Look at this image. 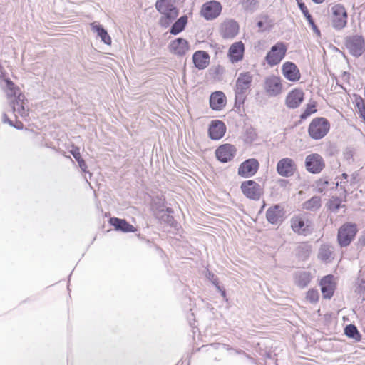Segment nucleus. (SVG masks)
<instances>
[{
    "instance_id": "f257e3e1",
    "label": "nucleus",
    "mask_w": 365,
    "mask_h": 365,
    "mask_svg": "<svg viewBox=\"0 0 365 365\" xmlns=\"http://www.w3.org/2000/svg\"><path fill=\"white\" fill-rule=\"evenodd\" d=\"M252 81L253 75L250 72H242L238 75L234 88L235 107L240 108L244 104L251 90Z\"/></svg>"
},
{
    "instance_id": "f03ea898",
    "label": "nucleus",
    "mask_w": 365,
    "mask_h": 365,
    "mask_svg": "<svg viewBox=\"0 0 365 365\" xmlns=\"http://www.w3.org/2000/svg\"><path fill=\"white\" fill-rule=\"evenodd\" d=\"M155 8L162 14L159 20L162 27H168L178 16V9L172 0H157Z\"/></svg>"
},
{
    "instance_id": "7ed1b4c3",
    "label": "nucleus",
    "mask_w": 365,
    "mask_h": 365,
    "mask_svg": "<svg viewBox=\"0 0 365 365\" xmlns=\"http://www.w3.org/2000/svg\"><path fill=\"white\" fill-rule=\"evenodd\" d=\"M330 124L327 119L322 117L314 118L308 128L309 135L314 140L323 138L329 132Z\"/></svg>"
},
{
    "instance_id": "20e7f679",
    "label": "nucleus",
    "mask_w": 365,
    "mask_h": 365,
    "mask_svg": "<svg viewBox=\"0 0 365 365\" xmlns=\"http://www.w3.org/2000/svg\"><path fill=\"white\" fill-rule=\"evenodd\" d=\"M357 232V226L355 223L346 222L341 226L337 234V240L339 245L341 247L349 245Z\"/></svg>"
},
{
    "instance_id": "39448f33",
    "label": "nucleus",
    "mask_w": 365,
    "mask_h": 365,
    "mask_svg": "<svg viewBox=\"0 0 365 365\" xmlns=\"http://www.w3.org/2000/svg\"><path fill=\"white\" fill-rule=\"evenodd\" d=\"M287 48L284 43L278 42L272 46L265 59L270 66L279 64L285 57Z\"/></svg>"
},
{
    "instance_id": "423d86ee",
    "label": "nucleus",
    "mask_w": 365,
    "mask_h": 365,
    "mask_svg": "<svg viewBox=\"0 0 365 365\" xmlns=\"http://www.w3.org/2000/svg\"><path fill=\"white\" fill-rule=\"evenodd\" d=\"M242 193L249 199L259 200L263 193V190L257 182L249 180L243 182L240 187Z\"/></svg>"
},
{
    "instance_id": "0eeeda50",
    "label": "nucleus",
    "mask_w": 365,
    "mask_h": 365,
    "mask_svg": "<svg viewBox=\"0 0 365 365\" xmlns=\"http://www.w3.org/2000/svg\"><path fill=\"white\" fill-rule=\"evenodd\" d=\"M346 46L351 54L360 56L365 51V41L361 36H351L346 38Z\"/></svg>"
},
{
    "instance_id": "6e6552de",
    "label": "nucleus",
    "mask_w": 365,
    "mask_h": 365,
    "mask_svg": "<svg viewBox=\"0 0 365 365\" xmlns=\"http://www.w3.org/2000/svg\"><path fill=\"white\" fill-rule=\"evenodd\" d=\"M332 26L336 29H343L347 23V13L345 8L341 4L331 7Z\"/></svg>"
},
{
    "instance_id": "1a4fd4ad",
    "label": "nucleus",
    "mask_w": 365,
    "mask_h": 365,
    "mask_svg": "<svg viewBox=\"0 0 365 365\" xmlns=\"http://www.w3.org/2000/svg\"><path fill=\"white\" fill-rule=\"evenodd\" d=\"M324 166V159L319 154L312 153L308 155L305 158V168L311 173H319Z\"/></svg>"
},
{
    "instance_id": "9d476101",
    "label": "nucleus",
    "mask_w": 365,
    "mask_h": 365,
    "mask_svg": "<svg viewBox=\"0 0 365 365\" xmlns=\"http://www.w3.org/2000/svg\"><path fill=\"white\" fill-rule=\"evenodd\" d=\"M222 11V6L217 1H210L205 3L201 9V15L206 20H212L216 19Z\"/></svg>"
},
{
    "instance_id": "9b49d317",
    "label": "nucleus",
    "mask_w": 365,
    "mask_h": 365,
    "mask_svg": "<svg viewBox=\"0 0 365 365\" xmlns=\"http://www.w3.org/2000/svg\"><path fill=\"white\" fill-rule=\"evenodd\" d=\"M292 230L302 235H307L312 232L311 222L302 216H296L291 219Z\"/></svg>"
},
{
    "instance_id": "f8f14e48",
    "label": "nucleus",
    "mask_w": 365,
    "mask_h": 365,
    "mask_svg": "<svg viewBox=\"0 0 365 365\" xmlns=\"http://www.w3.org/2000/svg\"><path fill=\"white\" fill-rule=\"evenodd\" d=\"M259 162L257 159L250 158L242 163L238 168V175L250 178L253 176L259 169Z\"/></svg>"
},
{
    "instance_id": "ddd939ff",
    "label": "nucleus",
    "mask_w": 365,
    "mask_h": 365,
    "mask_svg": "<svg viewBox=\"0 0 365 365\" xmlns=\"http://www.w3.org/2000/svg\"><path fill=\"white\" fill-rule=\"evenodd\" d=\"M264 90L269 96L279 95L282 90L281 79L275 76L267 77L264 81Z\"/></svg>"
},
{
    "instance_id": "4468645a",
    "label": "nucleus",
    "mask_w": 365,
    "mask_h": 365,
    "mask_svg": "<svg viewBox=\"0 0 365 365\" xmlns=\"http://www.w3.org/2000/svg\"><path fill=\"white\" fill-rule=\"evenodd\" d=\"M239 31V25L232 19H227L221 24L220 32L224 38H233Z\"/></svg>"
},
{
    "instance_id": "2eb2a0df",
    "label": "nucleus",
    "mask_w": 365,
    "mask_h": 365,
    "mask_svg": "<svg viewBox=\"0 0 365 365\" xmlns=\"http://www.w3.org/2000/svg\"><path fill=\"white\" fill-rule=\"evenodd\" d=\"M236 153V148L230 144H224L220 145L215 151L217 158L222 162L227 163L231 160Z\"/></svg>"
},
{
    "instance_id": "dca6fc26",
    "label": "nucleus",
    "mask_w": 365,
    "mask_h": 365,
    "mask_svg": "<svg viewBox=\"0 0 365 365\" xmlns=\"http://www.w3.org/2000/svg\"><path fill=\"white\" fill-rule=\"evenodd\" d=\"M295 164L292 159L284 158L281 159L277 165V173L283 177H289L294 174Z\"/></svg>"
},
{
    "instance_id": "f3484780",
    "label": "nucleus",
    "mask_w": 365,
    "mask_h": 365,
    "mask_svg": "<svg viewBox=\"0 0 365 365\" xmlns=\"http://www.w3.org/2000/svg\"><path fill=\"white\" fill-rule=\"evenodd\" d=\"M284 215V208L280 205L270 207L266 212L267 221L273 225H277L283 220Z\"/></svg>"
},
{
    "instance_id": "a211bd4d",
    "label": "nucleus",
    "mask_w": 365,
    "mask_h": 365,
    "mask_svg": "<svg viewBox=\"0 0 365 365\" xmlns=\"http://www.w3.org/2000/svg\"><path fill=\"white\" fill-rule=\"evenodd\" d=\"M226 131L225 123L218 120H212L210 125L208 133L211 139L219 140L222 138Z\"/></svg>"
},
{
    "instance_id": "6ab92c4d",
    "label": "nucleus",
    "mask_w": 365,
    "mask_h": 365,
    "mask_svg": "<svg viewBox=\"0 0 365 365\" xmlns=\"http://www.w3.org/2000/svg\"><path fill=\"white\" fill-rule=\"evenodd\" d=\"M170 50L177 56H182L189 50V43L187 40L182 38H178L171 41L169 45Z\"/></svg>"
},
{
    "instance_id": "aec40b11",
    "label": "nucleus",
    "mask_w": 365,
    "mask_h": 365,
    "mask_svg": "<svg viewBox=\"0 0 365 365\" xmlns=\"http://www.w3.org/2000/svg\"><path fill=\"white\" fill-rule=\"evenodd\" d=\"M320 285L323 297L330 299L333 296L335 289L334 276L329 274L324 277L321 280Z\"/></svg>"
},
{
    "instance_id": "412c9836",
    "label": "nucleus",
    "mask_w": 365,
    "mask_h": 365,
    "mask_svg": "<svg viewBox=\"0 0 365 365\" xmlns=\"http://www.w3.org/2000/svg\"><path fill=\"white\" fill-rule=\"evenodd\" d=\"M24 96L19 93L16 98L10 102L12 110L16 116L18 115L22 118H25L29 115V110L24 107Z\"/></svg>"
},
{
    "instance_id": "4be33fe9",
    "label": "nucleus",
    "mask_w": 365,
    "mask_h": 365,
    "mask_svg": "<svg viewBox=\"0 0 365 365\" xmlns=\"http://www.w3.org/2000/svg\"><path fill=\"white\" fill-rule=\"evenodd\" d=\"M284 76L290 81H297L300 78V73L297 66L292 62H285L282 68Z\"/></svg>"
},
{
    "instance_id": "5701e85b",
    "label": "nucleus",
    "mask_w": 365,
    "mask_h": 365,
    "mask_svg": "<svg viewBox=\"0 0 365 365\" xmlns=\"http://www.w3.org/2000/svg\"><path fill=\"white\" fill-rule=\"evenodd\" d=\"M304 100V93L299 89L289 92L286 98V105L290 108H297Z\"/></svg>"
},
{
    "instance_id": "b1692460",
    "label": "nucleus",
    "mask_w": 365,
    "mask_h": 365,
    "mask_svg": "<svg viewBox=\"0 0 365 365\" xmlns=\"http://www.w3.org/2000/svg\"><path fill=\"white\" fill-rule=\"evenodd\" d=\"M210 108L215 110H220L226 105V97L222 91H215L210 97Z\"/></svg>"
},
{
    "instance_id": "393cba45",
    "label": "nucleus",
    "mask_w": 365,
    "mask_h": 365,
    "mask_svg": "<svg viewBox=\"0 0 365 365\" xmlns=\"http://www.w3.org/2000/svg\"><path fill=\"white\" fill-rule=\"evenodd\" d=\"M195 66L200 70L205 69L210 63V56L204 51H197L194 53L192 56Z\"/></svg>"
},
{
    "instance_id": "a878e982",
    "label": "nucleus",
    "mask_w": 365,
    "mask_h": 365,
    "mask_svg": "<svg viewBox=\"0 0 365 365\" xmlns=\"http://www.w3.org/2000/svg\"><path fill=\"white\" fill-rule=\"evenodd\" d=\"M110 223L116 230L123 232H133L135 231V227L124 219L111 217L110 219Z\"/></svg>"
},
{
    "instance_id": "bb28decb",
    "label": "nucleus",
    "mask_w": 365,
    "mask_h": 365,
    "mask_svg": "<svg viewBox=\"0 0 365 365\" xmlns=\"http://www.w3.org/2000/svg\"><path fill=\"white\" fill-rule=\"evenodd\" d=\"M244 53V45L240 42L233 43L229 49V56L232 63L242 60Z\"/></svg>"
},
{
    "instance_id": "cd10ccee",
    "label": "nucleus",
    "mask_w": 365,
    "mask_h": 365,
    "mask_svg": "<svg viewBox=\"0 0 365 365\" xmlns=\"http://www.w3.org/2000/svg\"><path fill=\"white\" fill-rule=\"evenodd\" d=\"M294 282L295 284L301 287L304 288L311 282L312 276L309 272L306 271H298L294 274Z\"/></svg>"
},
{
    "instance_id": "c85d7f7f",
    "label": "nucleus",
    "mask_w": 365,
    "mask_h": 365,
    "mask_svg": "<svg viewBox=\"0 0 365 365\" xmlns=\"http://www.w3.org/2000/svg\"><path fill=\"white\" fill-rule=\"evenodd\" d=\"M321 206H322L321 197L319 196H314L311 199L305 201L302 204L303 209H304L306 210L312 211V212H315V211L318 210L321 207Z\"/></svg>"
},
{
    "instance_id": "c756f323",
    "label": "nucleus",
    "mask_w": 365,
    "mask_h": 365,
    "mask_svg": "<svg viewBox=\"0 0 365 365\" xmlns=\"http://www.w3.org/2000/svg\"><path fill=\"white\" fill-rule=\"evenodd\" d=\"M187 24V16H182L180 17L171 26L170 33L173 35H177L182 32Z\"/></svg>"
},
{
    "instance_id": "7c9ffc66",
    "label": "nucleus",
    "mask_w": 365,
    "mask_h": 365,
    "mask_svg": "<svg viewBox=\"0 0 365 365\" xmlns=\"http://www.w3.org/2000/svg\"><path fill=\"white\" fill-rule=\"evenodd\" d=\"M299 7L300 9V10L302 11V12L303 13L304 17L306 18V19L307 20V21L309 22V26L312 27L313 31L317 35V36H320V31L319 29L317 28V25L315 24L313 19H312V16H311V14H309L308 9H307V6L304 4V3H299Z\"/></svg>"
},
{
    "instance_id": "2f4dec72",
    "label": "nucleus",
    "mask_w": 365,
    "mask_h": 365,
    "mask_svg": "<svg viewBox=\"0 0 365 365\" xmlns=\"http://www.w3.org/2000/svg\"><path fill=\"white\" fill-rule=\"evenodd\" d=\"M92 30L98 34V36L101 38V41L107 45L111 43V38L108 34L105 29L99 24H95L93 23L91 24Z\"/></svg>"
},
{
    "instance_id": "473e14b6",
    "label": "nucleus",
    "mask_w": 365,
    "mask_h": 365,
    "mask_svg": "<svg viewBox=\"0 0 365 365\" xmlns=\"http://www.w3.org/2000/svg\"><path fill=\"white\" fill-rule=\"evenodd\" d=\"M240 4L243 10L250 14L254 13L259 6L257 0H241Z\"/></svg>"
},
{
    "instance_id": "72a5a7b5",
    "label": "nucleus",
    "mask_w": 365,
    "mask_h": 365,
    "mask_svg": "<svg viewBox=\"0 0 365 365\" xmlns=\"http://www.w3.org/2000/svg\"><path fill=\"white\" fill-rule=\"evenodd\" d=\"M344 333L348 337L356 341H359L361 339V334L356 327L354 324L347 325L344 329Z\"/></svg>"
},
{
    "instance_id": "f704fd0d",
    "label": "nucleus",
    "mask_w": 365,
    "mask_h": 365,
    "mask_svg": "<svg viewBox=\"0 0 365 365\" xmlns=\"http://www.w3.org/2000/svg\"><path fill=\"white\" fill-rule=\"evenodd\" d=\"M5 83L6 85L4 89L6 96L9 98L16 97V96L18 94L19 88L14 85V83L11 81L9 79L5 80Z\"/></svg>"
},
{
    "instance_id": "c9c22d12",
    "label": "nucleus",
    "mask_w": 365,
    "mask_h": 365,
    "mask_svg": "<svg viewBox=\"0 0 365 365\" xmlns=\"http://www.w3.org/2000/svg\"><path fill=\"white\" fill-rule=\"evenodd\" d=\"M243 138L246 143L251 144L257 139V134L253 128L248 127L245 129Z\"/></svg>"
},
{
    "instance_id": "e433bc0d",
    "label": "nucleus",
    "mask_w": 365,
    "mask_h": 365,
    "mask_svg": "<svg viewBox=\"0 0 365 365\" xmlns=\"http://www.w3.org/2000/svg\"><path fill=\"white\" fill-rule=\"evenodd\" d=\"M257 26L260 31L269 30L272 27V22L267 16H262L257 22Z\"/></svg>"
},
{
    "instance_id": "4c0bfd02",
    "label": "nucleus",
    "mask_w": 365,
    "mask_h": 365,
    "mask_svg": "<svg viewBox=\"0 0 365 365\" xmlns=\"http://www.w3.org/2000/svg\"><path fill=\"white\" fill-rule=\"evenodd\" d=\"M317 112L316 109V103L312 102L309 103L307 105V107L304 111L302 113L300 118L301 119H306L312 114L315 113Z\"/></svg>"
},
{
    "instance_id": "58836bf2",
    "label": "nucleus",
    "mask_w": 365,
    "mask_h": 365,
    "mask_svg": "<svg viewBox=\"0 0 365 365\" xmlns=\"http://www.w3.org/2000/svg\"><path fill=\"white\" fill-rule=\"evenodd\" d=\"M356 106L357 108V112L359 117L363 119V121L365 123V105L364 100L361 97L356 99Z\"/></svg>"
},
{
    "instance_id": "ea45409f",
    "label": "nucleus",
    "mask_w": 365,
    "mask_h": 365,
    "mask_svg": "<svg viewBox=\"0 0 365 365\" xmlns=\"http://www.w3.org/2000/svg\"><path fill=\"white\" fill-rule=\"evenodd\" d=\"M342 206L341 201L338 197H333L328 202V208L334 212H337L339 208Z\"/></svg>"
},
{
    "instance_id": "a19ab883",
    "label": "nucleus",
    "mask_w": 365,
    "mask_h": 365,
    "mask_svg": "<svg viewBox=\"0 0 365 365\" xmlns=\"http://www.w3.org/2000/svg\"><path fill=\"white\" fill-rule=\"evenodd\" d=\"M332 252L329 247L323 246L319 252V257L323 261H327L331 257Z\"/></svg>"
},
{
    "instance_id": "79ce46f5",
    "label": "nucleus",
    "mask_w": 365,
    "mask_h": 365,
    "mask_svg": "<svg viewBox=\"0 0 365 365\" xmlns=\"http://www.w3.org/2000/svg\"><path fill=\"white\" fill-rule=\"evenodd\" d=\"M306 299L311 303H316L319 300V292L317 290L311 289L306 294Z\"/></svg>"
},
{
    "instance_id": "37998d69",
    "label": "nucleus",
    "mask_w": 365,
    "mask_h": 365,
    "mask_svg": "<svg viewBox=\"0 0 365 365\" xmlns=\"http://www.w3.org/2000/svg\"><path fill=\"white\" fill-rule=\"evenodd\" d=\"M329 181L326 178L319 179L316 182V188L319 192H322L326 190Z\"/></svg>"
},
{
    "instance_id": "c03bdc74",
    "label": "nucleus",
    "mask_w": 365,
    "mask_h": 365,
    "mask_svg": "<svg viewBox=\"0 0 365 365\" xmlns=\"http://www.w3.org/2000/svg\"><path fill=\"white\" fill-rule=\"evenodd\" d=\"M208 279L212 281V284L216 286V287L221 291L220 287L218 284V279L214 275V274L209 272L207 274Z\"/></svg>"
},
{
    "instance_id": "a18cd8bd",
    "label": "nucleus",
    "mask_w": 365,
    "mask_h": 365,
    "mask_svg": "<svg viewBox=\"0 0 365 365\" xmlns=\"http://www.w3.org/2000/svg\"><path fill=\"white\" fill-rule=\"evenodd\" d=\"M71 153L74 157V158L76 160V161H78L82 158L81 156V153H80V149L77 147L73 148L71 150Z\"/></svg>"
},
{
    "instance_id": "49530a36",
    "label": "nucleus",
    "mask_w": 365,
    "mask_h": 365,
    "mask_svg": "<svg viewBox=\"0 0 365 365\" xmlns=\"http://www.w3.org/2000/svg\"><path fill=\"white\" fill-rule=\"evenodd\" d=\"M77 162H78V165H79L80 168L81 169V170L83 172H86L87 165H86L85 160L83 158H81V160H78Z\"/></svg>"
},
{
    "instance_id": "de8ad7c7",
    "label": "nucleus",
    "mask_w": 365,
    "mask_h": 365,
    "mask_svg": "<svg viewBox=\"0 0 365 365\" xmlns=\"http://www.w3.org/2000/svg\"><path fill=\"white\" fill-rule=\"evenodd\" d=\"M165 219H164L165 221H166L168 223H169L170 225H173L174 222V218L173 216H170L169 215H165Z\"/></svg>"
},
{
    "instance_id": "09e8293b",
    "label": "nucleus",
    "mask_w": 365,
    "mask_h": 365,
    "mask_svg": "<svg viewBox=\"0 0 365 365\" xmlns=\"http://www.w3.org/2000/svg\"><path fill=\"white\" fill-rule=\"evenodd\" d=\"M3 122L8 123L11 126H13L12 120H11L5 113L3 115Z\"/></svg>"
},
{
    "instance_id": "8fccbe9b",
    "label": "nucleus",
    "mask_w": 365,
    "mask_h": 365,
    "mask_svg": "<svg viewBox=\"0 0 365 365\" xmlns=\"http://www.w3.org/2000/svg\"><path fill=\"white\" fill-rule=\"evenodd\" d=\"M13 127L16 128L18 130L23 129L24 125L21 121H16V124L13 123Z\"/></svg>"
},
{
    "instance_id": "3c124183",
    "label": "nucleus",
    "mask_w": 365,
    "mask_h": 365,
    "mask_svg": "<svg viewBox=\"0 0 365 365\" xmlns=\"http://www.w3.org/2000/svg\"><path fill=\"white\" fill-rule=\"evenodd\" d=\"M314 3L316 4H321L322 3L324 0H312Z\"/></svg>"
},
{
    "instance_id": "603ef678",
    "label": "nucleus",
    "mask_w": 365,
    "mask_h": 365,
    "mask_svg": "<svg viewBox=\"0 0 365 365\" xmlns=\"http://www.w3.org/2000/svg\"><path fill=\"white\" fill-rule=\"evenodd\" d=\"M341 176H342V178H344V179H347V178H348V175H347L346 173H343V174L341 175Z\"/></svg>"
},
{
    "instance_id": "864d4df0",
    "label": "nucleus",
    "mask_w": 365,
    "mask_h": 365,
    "mask_svg": "<svg viewBox=\"0 0 365 365\" xmlns=\"http://www.w3.org/2000/svg\"><path fill=\"white\" fill-rule=\"evenodd\" d=\"M359 242H360L361 245H365V240L359 239Z\"/></svg>"
},
{
    "instance_id": "5fc2aeb1",
    "label": "nucleus",
    "mask_w": 365,
    "mask_h": 365,
    "mask_svg": "<svg viewBox=\"0 0 365 365\" xmlns=\"http://www.w3.org/2000/svg\"><path fill=\"white\" fill-rule=\"evenodd\" d=\"M344 182L341 181V182H340V186H341V187H343V186H344V185H343V184H344Z\"/></svg>"
},
{
    "instance_id": "6e6d98bb",
    "label": "nucleus",
    "mask_w": 365,
    "mask_h": 365,
    "mask_svg": "<svg viewBox=\"0 0 365 365\" xmlns=\"http://www.w3.org/2000/svg\"><path fill=\"white\" fill-rule=\"evenodd\" d=\"M222 296H225V291H222Z\"/></svg>"
}]
</instances>
